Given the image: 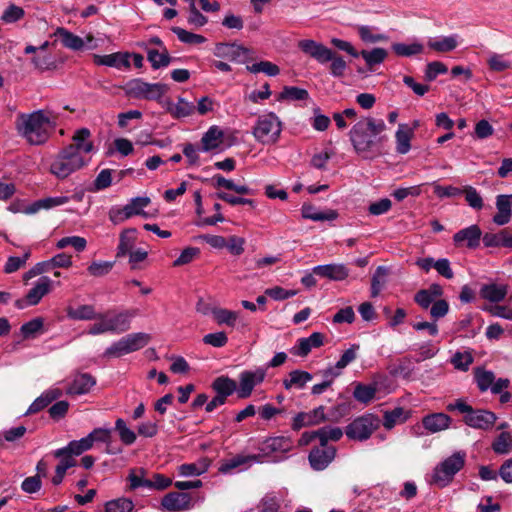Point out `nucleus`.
I'll list each match as a JSON object with an SVG mask.
<instances>
[{
	"label": "nucleus",
	"instance_id": "c85d7f7f",
	"mask_svg": "<svg viewBox=\"0 0 512 512\" xmlns=\"http://www.w3.org/2000/svg\"><path fill=\"white\" fill-rule=\"evenodd\" d=\"M497 213L493 216V223L498 226L508 224L512 216V206L508 202L507 194H500L496 197Z\"/></svg>",
	"mask_w": 512,
	"mask_h": 512
},
{
	"label": "nucleus",
	"instance_id": "f257e3e1",
	"mask_svg": "<svg viewBox=\"0 0 512 512\" xmlns=\"http://www.w3.org/2000/svg\"><path fill=\"white\" fill-rule=\"evenodd\" d=\"M386 124L382 119L362 117L349 131V139L356 154L363 159H373L381 153V147L387 141L382 135Z\"/></svg>",
	"mask_w": 512,
	"mask_h": 512
},
{
	"label": "nucleus",
	"instance_id": "09e8293b",
	"mask_svg": "<svg viewBox=\"0 0 512 512\" xmlns=\"http://www.w3.org/2000/svg\"><path fill=\"white\" fill-rule=\"evenodd\" d=\"M487 65L494 72H503L510 69L512 63L506 54L490 53L487 58Z\"/></svg>",
	"mask_w": 512,
	"mask_h": 512
},
{
	"label": "nucleus",
	"instance_id": "20e7f679",
	"mask_svg": "<svg viewBox=\"0 0 512 512\" xmlns=\"http://www.w3.org/2000/svg\"><path fill=\"white\" fill-rule=\"evenodd\" d=\"M449 411L457 410L464 414L463 421L469 427L480 430H489L496 423L497 416L494 412L485 409H473L471 405L459 399L447 406Z\"/></svg>",
	"mask_w": 512,
	"mask_h": 512
},
{
	"label": "nucleus",
	"instance_id": "473e14b6",
	"mask_svg": "<svg viewBox=\"0 0 512 512\" xmlns=\"http://www.w3.org/2000/svg\"><path fill=\"white\" fill-rule=\"evenodd\" d=\"M63 394L62 390L58 387H52L43 392L34 402L29 406L27 414H33L41 411L47 407L52 401L58 399Z\"/></svg>",
	"mask_w": 512,
	"mask_h": 512
},
{
	"label": "nucleus",
	"instance_id": "4be33fe9",
	"mask_svg": "<svg viewBox=\"0 0 512 512\" xmlns=\"http://www.w3.org/2000/svg\"><path fill=\"white\" fill-rule=\"evenodd\" d=\"M313 273L333 281H342L348 277L349 270L344 264H326L315 266Z\"/></svg>",
	"mask_w": 512,
	"mask_h": 512
},
{
	"label": "nucleus",
	"instance_id": "6e6d98bb",
	"mask_svg": "<svg viewBox=\"0 0 512 512\" xmlns=\"http://www.w3.org/2000/svg\"><path fill=\"white\" fill-rule=\"evenodd\" d=\"M25 16L22 7L10 3L1 15V21L5 24H13L21 20Z\"/></svg>",
	"mask_w": 512,
	"mask_h": 512
},
{
	"label": "nucleus",
	"instance_id": "b1692460",
	"mask_svg": "<svg viewBox=\"0 0 512 512\" xmlns=\"http://www.w3.org/2000/svg\"><path fill=\"white\" fill-rule=\"evenodd\" d=\"M224 141V131L217 125H212L201 138V150L210 152L221 147Z\"/></svg>",
	"mask_w": 512,
	"mask_h": 512
},
{
	"label": "nucleus",
	"instance_id": "13d9d810",
	"mask_svg": "<svg viewBox=\"0 0 512 512\" xmlns=\"http://www.w3.org/2000/svg\"><path fill=\"white\" fill-rule=\"evenodd\" d=\"M134 504L128 498H118L105 504V512H133Z\"/></svg>",
	"mask_w": 512,
	"mask_h": 512
},
{
	"label": "nucleus",
	"instance_id": "a878e982",
	"mask_svg": "<svg viewBox=\"0 0 512 512\" xmlns=\"http://www.w3.org/2000/svg\"><path fill=\"white\" fill-rule=\"evenodd\" d=\"M459 39L460 37L457 34L433 37L428 39L427 46L429 49L435 52L446 53L457 48L459 45Z\"/></svg>",
	"mask_w": 512,
	"mask_h": 512
},
{
	"label": "nucleus",
	"instance_id": "79ce46f5",
	"mask_svg": "<svg viewBox=\"0 0 512 512\" xmlns=\"http://www.w3.org/2000/svg\"><path fill=\"white\" fill-rule=\"evenodd\" d=\"M145 49L147 51L148 61L154 69L166 67L170 64L171 57L166 47L162 49H151L145 46Z\"/></svg>",
	"mask_w": 512,
	"mask_h": 512
},
{
	"label": "nucleus",
	"instance_id": "f03ea898",
	"mask_svg": "<svg viewBox=\"0 0 512 512\" xmlns=\"http://www.w3.org/2000/svg\"><path fill=\"white\" fill-rule=\"evenodd\" d=\"M58 113L50 108L39 109L17 116L15 127L18 134L31 145L44 144L55 130Z\"/></svg>",
	"mask_w": 512,
	"mask_h": 512
},
{
	"label": "nucleus",
	"instance_id": "1a4fd4ad",
	"mask_svg": "<svg viewBox=\"0 0 512 512\" xmlns=\"http://www.w3.org/2000/svg\"><path fill=\"white\" fill-rule=\"evenodd\" d=\"M380 426V419L374 414L368 413L354 419L346 427L348 438L358 441L367 440Z\"/></svg>",
	"mask_w": 512,
	"mask_h": 512
},
{
	"label": "nucleus",
	"instance_id": "f704fd0d",
	"mask_svg": "<svg viewBox=\"0 0 512 512\" xmlns=\"http://www.w3.org/2000/svg\"><path fill=\"white\" fill-rule=\"evenodd\" d=\"M166 110L174 118L189 117L195 113V105L186 99L179 97L177 102L168 101L166 103Z\"/></svg>",
	"mask_w": 512,
	"mask_h": 512
},
{
	"label": "nucleus",
	"instance_id": "c756f323",
	"mask_svg": "<svg viewBox=\"0 0 512 512\" xmlns=\"http://www.w3.org/2000/svg\"><path fill=\"white\" fill-rule=\"evenodd\" d=\"M301 215L304 219L312 221H334L338 218V212L333 209H327L324 211L318 210L311 204H303L301 208Z\"/></svg>",
	"mask_w": 512,
	"mask_h": 512
},
{
	"label": "nucleus",
	"instance_id": "3c124183",
	"mask_svg": "<svg viewBox=\"0 0 512 512\" xmlns=\"http://www.w3.org/2000/svg\"><path fill=\"white\" fill-rule=\"evenodd\" d=\"M92 444L95 442H102L106 444V452L108 454H115L116 452L111 449L112 430L108 428H95L89 433Z\"/></svg>",
	"mask_w": 512,
	"mask_h": 512
},
{
	"label": "nucleus",
	"instance_id": "603ef678",
	"mask_svg": "<svg viewBox=\"0 0 512 512\" xmlns=\"http://www.w3.org/2000/svg\"><path fill=\"white\" fill-rule=\"evenodd\" d=\"M318 440L321 446L327 445L328 441H338L343 436L340 427L326 426L317 430Z\"/></svg>",
	"mask_w": 512,
	"mask_h": 512
},
{
	"label": "nucleus",
	"instance_id": "864d4df0",
	"mask_svg": "<svg viewBox=\"0 0 512 512\" xmlns=\"http://www.w3.org/2000/svg\"><path fill=\"white\" fill-rule=\"evenodd\" d=\"M150 203V199L148 197H136L130 200V202L124 206V213L129 218L135 215L143 214V210Z\"/></svg>",
	"mask_w": 512,
	"mask_h": 512
},
{
	"label": "nucleus",
	"instance_id": "f3484780",
	"mask_svg": "<svg viewBox=\"0 0 512 512\" xmlns=\"http://www.w3.org/2000/svg\"><path fill=\"white\" fill-rule=\"evenodd\" d=\"M217 57L226 58L230 61H243L250 53V50L236 43H219L215 47Z\"/></svg>",
	"mask_w": 512,
	"mask_h": 512
},
{
	"label": "nucleus",
	"instance_id": "bb28decb",
	"mask_svg": "<svg viewBox=\"0 0 512 512\" xmlns=\"http://www.w3.org/2000/svg\"><path fill=\"white\" fill-rule=\"evenodd\" d=\"M69 202V197L67 196H55V197H47L43 199H39L35 201L34 203L26 206V208L23 210L24 214L32 215L40 210H49L58 206H62Z\"/></svg>",
	"mask_w": 512,
	"mask_h": 512
},
{
	"label": "nucleus",
	"instance_id": "9b49d317",
	"mask_svg": "<svg viewBox=\"0 0 512 512\" xmlns=\"http://www.w3.org/2000/svg\"><path fill=\"white\" fill-rule=\"evenodd\" d=\"M266 376V371L263 368L255 370H245L239 375V387L237 389L238 397L241 399L248 398L255 386L261 384Z\"/></svg>",
	"mask_w": 512,
	"mask_h": 512
},
{
	"label": "nucleus",
	"instance_id": "423d86ee",
	"mask_svg": "<svg viewBox=\"0 0 512 512\" xmlns=\"http://www.w3.org/2000/svg\"><path fill=\"white\" fill-rule=\"evenodd\" d=\"M86 163L83 155L77 154L76 148L66 147L54 157L50 165V172L58 179H65L85 166Z\"/></svg>",
	"mask_w": 512,
	"mask_h": 512
},
{
	"label": "nucleus",
	"instance_id": "6e6552de",
	"mask_svg": "<svg viewBox=\"0 0 512 512\" xmlns=\"http://www.w3.org/2000/svg\"><path fill=\"white\" fill-rule=\"evenodd\" d=\"M151 340L149 334L144 332L131 333L113 342L103 353L106 358H120L124 355L138 351Z\"/></svg>",
	"mask_w": 512,
	"mask_h": 512
},
{
	"label": "nucleus",
	"instance_id": "0e129e2a",
	"mask_svg": "<svg viewBox=\"0 0 512 512\" xmlns=\"http://www.w3.org/2000/svg\"><path fill=\"white\" fill-rule=\"evenodd\" d=\"M308 96L309 94L305 89L286 86L279 94L278 100H306Z\"/></svg>",
	"mask_w": 512,
	"mask_h": 512
},
{
	"label": "nucleus",
	"instance_id": "de8ad7c7",
	"mask_svg": "<svg viewBox=\"0 0 512 512\" xmlns=\"http://www.w3.org/2000/svg\"><path fill=\"white\" fill-rule=\"evenodd\" d=\"M115 431L118 433L119 439L124 445L130 446L134 444L137 439L136 433L128 427L127 423L122 418L116 419Z\"/></svg>",
	"mask_w": 512,
	"mask_h": 512
},
{
	"label": "nucleus",
	"instance_id": "4468645a",
	"mask_svg": "<svg viewBox=\"0 0 512 512\" xmlns=\"http://www.w3.org/2000/svg\"><path fill=\"white\" fill-rule=\"evenodd\" d=\"M162 508L168 512H180L192 508V498L185 492H171L161 502Z\"/></svg>",
	"mask_w": 512,
	"mask_h": 512
},
{
	"label": "nucleus",
	"instance_id": "0eeeda50",
	"mask_svg": "<svg viewBox=\"0 0 512 512\" xmlns=\"http://www.w3.org/2000/svg\"><path fill=\"white\" fill-rule=\"evenodd\" d=\"M465 459L466 453L463 451H457L444 459L434 468L430 483L438 487L447 486L452 481L454 475L463 468Z\"/></svg>",
	"mask_w": 512,
	"mask_h": 512
},
{
	"label": "nucleus",
	"instance_id": "dca6fc26",
	"mask_svg": "<svg viewBox=\"0 0 512 512\" xmlns=\"http://www.w3.org/2000/svg\"><path fill=\"white\" fill-rule=\"evenodd\" d=\"M336 449L333 446H321L309 454V462L314 470H324L335 458Z\"/></svg>",
	"mask_w": 512,
	"mask_h": 512
},
{
	"label": "nucleus",
	"instance_id": "ea45409f",
	"mask_svg": "<svg viewBox=\"0 0 512 512\" xmlns=\"http://www.w3.org/2000/svg\"><path fill=\"white\" fill-rule=\"evenodd\" d=\"M90 131L87 128H82L75 132L73 136V144L68 147L76 148V152L78 155H82V153H90L93 151L94 146L93 143L89 140Z\"/></svg>",
	"mask_w": 512,
	"mask_h": 512
},
{
	"label": "nucleus",
	"instance_id": "5fc2aeb1",
	"mask_svg": "<svg viewBox=\"0 0 512 512\" xmlns=\"http://www.w3.org/2000/svg\"><path fill=\"white\" fill-rule=\"evenodd\" d=\"M359 55L365 60L369 67L381 64L387 57V51L384 48H374L370 51L362 50Z\"/></svg>",
	"mask_w": 512,
	"mask_h": 512
},
{
	"label": "nucleus",
	"instance_id": "c9c22d12",
	"mask_svg": "<svg viewBox=\"0 0 512 512\" xmlns=\"http://www.w3.org/2000/svg\"><path fill=\"white\" fill-rule=\"evenodd\" d=\"M414 130L407 124H399L398 129L395 133L396 139V151L399 154H407L411 148V139L413 137Z\"/></svg>",
	"mask_w": 512,
	"mask_h": 512
},
{
	"label": "nucleus",
	"instance_id": "9d476101",
	"mask_svg": "<svg viewBox=\"0 0 512 512\" xmlns=\"http://www.w3.org/2000/svg\"><path fill=\"white\" fill-rule=\"evenodd\" d=\"M474 378L477 387L481 392L490 390L492 394H497L501 393L503 390H506L510 385L509 379L499 378L496 380L495 374L492 371L481 367L474 369Z\"/></svg>",
	"mask_w": 512,
	"mask_h": 512
},
{
	"label": "nucleus",
	"instance_id": "72a5a7b5",
	"mask_svg": "<svg viewBox=\"0 0 512 512\" xmlns=\"http://www.w3.org/2000/svg\"><path fill=\"white\" fill-rule=\"evenodd\" d=\"M128 53H112L108 55H94V62L97 65H105L115 68H128L130 66Z\"/></svg>",
	"mask_w": 512,
	"mask_h": 512
},
{
	"label": "nucleus",
	"instance_id": "a18cd8bd",
	"mask_svg": "<svg viewBox=\"0 0 512 512\" xmlns=\"http://www.w3.org/2000/svg\"><path fill=\"white\" fill-rule=\"evenodd\" d=\"M99 314L96 313L94 306L92 305H81L77 308L68 307L67 316L73 320H93L97 321Z\"/></svg>",
	"mask_w": 512,
	"mask_h": 512
},
{
	"label": "nucleus",
	"instance_id": "412c9836",
	"mask_svg": "<svg viewBox=\"0 0 512 512\" xmlns=\"http://www.w3.org/2000/svg\"><path fill=\"white\" fill-rule=\"evenodd\" d=\"M323 343L324 335L320 332H314L309 337L298 339L292 353L300 357H306L313 348L321 347Z\"/></svg>",
	"mask_w": 512,
	"mask_h": 512
},
{
	"label": "nucleus",
	"instance_id": "052dcab7",
	"mask_svg": "<svg viewBox=\"0 0 512 512\" xmlns=\"http://www.w3.org/2000/svg\"><path fill=\"white\" fill-rule=\"evenodd\" d=\"M67 246L73 247L77 252H82L87 246V241L80 236H68L59 239L56 243L58 249H64Z\"/></svg>",
	"mask_w": 512,
	"mask_h": 512
},
{
	"label": "nucleus",
	"instance_id": "680f3d73",
	"mask_svg": "<svg viewBox=\"0 0 512 512\" xmlns=\"http://www.w3.org/2000/svg\"><path fill=\"white\" fill-rule=\"evenodd\" d=\"M358 34L361 40L365 43H377L388 40V37L385 34L373 33V28L370 26H359Z\"/></svg>",
	"mask_w": 512,
	"mask_h": 512
},
{
	"label": "nucleus",
	"instance_id": "58836bf2",
	"mask_svg": "<svg viewBox=\"0 0 512 512\" xmlns=\"http://www.w3.org/2000/svg\"><path fill=\"white\" fill-rule=\"evenodd\" d=\"M93 447L89 434L80 440H73L67 446L57 449L54 456H60L64 453L71 452L75 456L81 455L83 452L90 450Z\"/></svg>",
	"mask_w": 512,
	"mask_h": 512
},
{
	"label": "nucleus",
	"instance_id": "4d7b16f0",
	"mask_svg": "<svg viewBox=\"0 0 512 512\" xmlns=\"http://www.w3.org/2000/svg\"><path fill=\"white\" fill-rule=\"evenodd\" d=\"M246 69L253 74L264 73L268 76H276L279 74V67L270 61H260L252 65H248Z\"/></svg>",
	"mask_w": 512,
	"mask_h": 512
},
{
	"label": "nucleus",
	"instance_id": "e2e57ef3",
	"mask_svg": "<svg viewBox=\"0 0 512 512\" xmlns=\"http://www.w3.org/2000/svg\"><path fill=\"white\" fill-rule=\"evenodd\" d=\"M376 394V388L371 385H363L357 384L353 396L354 398L361 403L370 402Z\"/></svg>",
	"mask_w": 512,
	"mask_h": 512
},
{
	"label": "nucleus",
	"instance_id": "4c0bfd02",
	"mask_svg": "<svg viewBox=\"0 0 512 512\" xmlns=\"http://www.w3.org/2000/svg\"><path fill=\"white\" fill-rule=\"evenodd\" d=\"M508 293L506 284L489 283L481 287L480 295L490 302L502 301Z\"/></svg>",
	"mask_w": 512,
	"mask_h": 512
},
{
	"label": "nucleus",
	"instance_id": "8fccbe9b",
	"mask_svg": "<svg viewBox=\"0 0 512 512\" xmlns=\"http://www.w3.org/2000/svg\"><path fill=\"white\" fill-rule=\"evenodd\" d=\"M392 50L398 56L410 57L417 54H421L424 50V46L419 42H413L410 44L394 43L392 45Z\"/></svg>",
	"mask_w": 512,
	"mask_h": 512
},
{
	"label": "nucleus",
	"instance_id": "bf43d9fd",
	"mask_svg": "<svg viewBox=\"0 0 512 512\" xmlns=\"http://www.w3.org/2000/svg\"><path fill=\"white\" fill-rule=\"evenodd\" d=\"M512 448V436L509 432H502L493 442L492 449L496 454H508Z\"/></svg>",
	"mask_w": 512,
	"mask_h": 512
},
{
	"label": "nucleus",
	"instance_id": "a211bd4d",
	"mask_svg": "<svg viewBox=\"0 0 512 512\" xmlns=\"http://www.w3.org/2000/svg\"><path fill=\"white\" fill-rule=\"evenodd\" d=\"M325 420V411L323 406H319L309 412L298 413L292 421V429L295 431L303 427L313 426Z\"/></svg>",
	"mask_w": 512,
	"mask_h": 512
},
{
	"label": "nucleus",
	"instance_id": "ddd939ff",
	"mask_svg": "<svg viewBox=\"0 0 512 512\" xmlns=\"http://www.w3.org/2000/svg\"><path fill=\"white\" fill-rule=\"evenodd\" d=\"M482 231L478 225L474 224L459 230L453 236V242L457 247H467L476 249L480 245Z\"/></svg>",
	"mask_w": 512,
	"mask_h": 512
},
{
	"label": "nucleus",
	"instance_id": "2eb2a0df",
	"mask_svg": "<svg viewBox=\"0 0 512 512\" xmlns=\"http://www.w3.org/2000/svg\"><path fill=\"white\" fill-rule=\"evenodd\" d=\"M298 47L303 53L309 55L320 64L329 62L331 49L319 42L311 39H303L298 42Z\"/></svg>",
	"mask_w": 512,
	"mask_h": 512
},
{
	"label": "nucleus",
	"instance_id": "e433bc0d",
	"mask_svg": "<svg viewBox=\"0 0 512 512\" xmlns=\"http://www.w3.org/2000/svg\"><path fill=\"white\" fill-rule=\"evenodd\" d=\"M211 315L216 324L226 325L230 328H234L240 314L238 311H233L221 307H213L211 309Z\"/></svg>",
	"mask_w": 512,
	"mask_h": 512
},
{
	"label": "nucleus",
	"instance_id": "39448f33",
	"mask_svg": "<svg viewBox=\"0 0 512 512\" xmlns=\"http://www.w3.org/2000/svg\"><path fill=\"white\" fill-rule=\"evenodd\" d=\"M282 128L279 117L274 112H267L257 117L251 133L258 143L272 145L278 142Z\"/></svg>",
	"mask_w": 512,
	"mask_h": 512
},
{
	"label": "nucleus",
	"instance_id": "774afa93",
	"mask_svg": "<svg viewBox=\"0 0 512 512\" xmlns=\"http://www.w3.org/2000/svg\"><path fill=\"white\" fill-rule=\"evenodd\" d=\"M462 193L465 194V200L468 205L473 209L480 210L483 208V198L480 193L472 186H466L462 189Z\"/></svg>",
	"mask_w": 512,
	"mask_h": 512
},
{
	"label": "nucleus",
	"instance_id": "f8f14e48",
	"mask_svg": "<svg viewBox=\"0 0 512 512\" xmlns=\"http://www.w3.org/2000/svg\"><path fill=\"white\" fill-rule=\"evenodd\" d=\"M292 448L293 441L288 436L270 437L262 441L258 446L261 458L263 456H270L273 453H287Z\"/></svg>",
	"mask_w": 512,
	"mask_h": 512
},
{
	"label": "nucleus",
	"instance_id": "aec40b11",
	"mask_svg": "<svg viewBox=\"0 0 512 512\" xmlns=\"http://www.w3.org/2000/svg\"><path fill=\"white\" fill-rule=\"evenodd\" d=\"M131 92L139 98L157 99L165 92L164 86L159 83H146L136 80L132 83Z\"/></svg>",
	"mask_w": 512,
	"mask_h": 512
},
{
	"label": "nucleus",
	"instance_id": "7ed1b4c3",
	"mask_svg": "<svg viewBox=\"0 0 512 512\" xmlns=\"http://www.w3.org/2000/svg\"><path fill=\"white\" fill-rule=\"evenodd\" d=\"M136 316V310H123L120 312L108 311L101 313L97 321L91 324L87 333L92 336L111 333L121 334L131 327V320Z\"/></svg>",
	"mask_w": 512,
	"mask_h": 512
},
{
	"label": "nucleus",
	"instance_id": "49530a36",
	"mask_svg": "<svg viewBox=\"0 0 512 512\" xmlns=\"http://www.w3.org/2000/svg\"><path fill=\"white\" fill-rule=\"evenodd\" d=\"M212 387L217 394L226 399L237 390L236 382L227 376H220L216 378L212 384Z\"/></svg>",
	"mask_w": 512,
	"mask_h": 512
},
{
	"label": "nucleus",
	"instance_id": "2f4dec72",
	"mask_svg": "<svg viewBox=\"0 0 512 512\" xmlns=\"http://www.w3.org/2000/svg\"><path fill=\"white\" fill-rule=\"evenodd\" d=\"M313 379V375L307 371L296 369L289 372L282 383L286 390L303 389Z\"/></svg>",
	"mask_w": 512,
	"mask_h": 512
},
{
	"label": "nucleus",
	"instance_id": "a19ab883",
	"mask_svg": "<svg viewBox=\"0 0 512 512\" xmlns=\"http://www.w3.org/2000/svg\"><path fill=\"white\" fill-rule=\"evenodd\" d=\"M482 240L486 247L512 248V235L508 234L506 230H501L498 233H485Z\"/></svg>",
	"mask_w": 512,
	"mask_h": 512
},
{
	"label": "nucleus",
	"instance_id": "c03bdc74",
	"mask_svg": "<svg viewBox=\"0 0 512 512\" xmlns=\"http://www.w3.org/2000/svg\"><path fill=\"white\" fill-rule=\"evenodd\" d=\"M137 231L134 228L126 229L120 234L117 257H123L130 252L136 241Z\"/></svg>",
	"mask_w": 512,
	"mask_h": 512
},
{
	"label": "nucleus",
	"instance_id": "69168bd1",
	"mask_svg": "<svg viewBox=\"0 0 512 512\" xmlns=\"http://www.w3.org/2000/svg\"><path fill=\"white\" fill-rule=\"evenodd\" d=\"M329 57L331 75L334 77H342L347 68L345 60L332 50L330 51Z\"/></svg>",
	"mask_w": 512,
	"mask_h": 512
},
{
	"label": "nucleus",
	"instance_id": "5701e85b",
	"mask_svg": "<svg viewBox=\"0 0 512 512\" xmlns=\"http://www.w3.org/2000/svg\"><path fill=\"white\" fill-rule=\"evenodd\" d=\"M96 384V380L90 374L82 373L73 377L71 383L66 388L68 395H83L87 394L91 388Z\"/></svg>",
	"mask_w": 512,
	"mask_h": 512
},
{
	"label": "nucleus",
	"instance_id": "6ab92c4d",
	"mask_svg": "<svg viewBox=\"0 0 512 512\" xmlns=\"http://www.w3.org/2000/svg\"><path fill=\"white\" fill-rule=\"evenodd\" d=\"M261 455H242L238 454L222 461L219 471L221 473H230L240 467H250L254 463H262Z\"/></svg>",
	"mask_w": 512,
	"mask_h": 512
},
{
	"label": "nucleus",
	"instance_id": "338daca9",
	"mask_svg": "<svg viewBox=\"0 0 512 512\" xmlns=\"http://www.w3.org/2000/svg\"><path fill=\"white\" fill-rule=\"evenodd\" d=\"M387 269L383 266L377 267L371 282L372 297L378 296L386 281Z\"/></svg>",
	"mask_w": 512,
	"mask_h": 512
},
{
	"label": "nucleus",
	"instance_id": "7c9ffc66",
	"mask_svg": "<svg viewBox=\"0 0 512 512\" xmlns=\"http://www.w3.org/2000/svg\"><path fill=\"white\" fill-rule=\"evenodd\" d=\"M54 36L67 49L80 51L85 47V41L81 37L63 27H58L54 32Z\"/></svg>",
	"mask_w": 512,
	"mask_h": 512
},
{
	"label": "nucleus",
	"instance_id": "cd10ccee",
	"mask_svg": "<svg viewBox=\"0 0 512 512\" xmlns=\"http://www.w3.org/2000/svg\"><path fill=\"white\" fill-rule=\"evenodd\" d=\"M451 417L445 413H433L423 418L422 423L426 430L437 433L450 427Z\"/></svg>",
	"mask_w": 512,
	"mask_h": 512
},
{
	"label": "nucleus",
	"instance_id": "393cba45",
	"mask_svg": "<svg viewBox=\"0 0 512 512\" xmlns=\"http://www.w3.org/2000/svg\"><path fill=\"white\" fill-rule=\"evenodd\" d=\"M52 284V280L47 276L39 278L26 295L28 305H37L52 290Z\"/></svg>",
	"mask_w": 512,
	"mask_h": 512
},
{
	"label": "nucleus",
	"instance_id": "37998d69",
	"mask_svg": "<svg viewBox=\"0 0 512 512\" xmlns=\"http://www.w3.org/2000/svg\"><path fill=\"white\" fill-rule=\"evenodd\" d=\"M210 466V461L207 458H202L195 463L182 464L179 467V473L181 476H199L205 473Z\"/></svg>",
	"mask_w": 512,
	"mask_h": 512
}]
</instances>
